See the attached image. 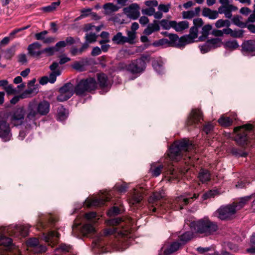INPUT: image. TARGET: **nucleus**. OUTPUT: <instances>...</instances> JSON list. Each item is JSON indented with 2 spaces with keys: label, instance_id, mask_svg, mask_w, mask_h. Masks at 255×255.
I'll use <instances>...</instances> for the list:
<instances>
[{
  "label": "nucleus",
  "instance_id": "nucleus-12",
  "mask_svg": "<svg viewBox=\"0 0 255 255\" xmlns=\"http://www.w3.org/2000/svg\"><path fill=\"white\" fill-rule=\"evenodd\" d=\"M198 30L196 27H192L190 29V33L188 35H184L180 38L179 41L184 44L192 43L198 36Z\"/></svg>",
  "mask_w": 255,
  "mask_h": 255
},
{
  "label": "nucleus",
  "instance_id": "nucleus-5",
  "mask_svg": "<svg viewBox=\"0 0 255 255\" xmlns=\"http://www.w3.org/2000/svg\"><path fill=\"white\" fill-rule=\"evenodd\" d=\"M194 148V145L189 140L184 139L175 141L170 147L168 155L173 160H178L182 156L183 152H187Z\"/></svg>",
  "mask_w": 255,
  "mask_h": 255
},
{
  "label": "nucleus",
  "instance_id": "nucleus-35",
  "mask_svg": "<svg viewBox=\"0 0 255 255\" xmlns=\"http://www.w3.org/2000/svg\"><path fill=\"white\" fill-rule=\"evenodd\" d=\"M68 115V111L64 108L63 107L60 106L58 108L57 115V119L58 120L60 121L65 120L67 118Z\"/></svg>",
  "mask_w": 255,
  "mask_h": 255
},
{
  "label": "nucleus",
  "instance_id": "nucleus-60",
  "mask_svg": "<svg viewBox=\"0 0 255 255\" xmlns=\"http://www.w3.org/2000/svg\"><path fill=\"white\" fill-rule=\"evenodd\" d=\"M55 52H56L55 46L50 47L43 49L42 50V54L44 53H47L48 54V55L51 56L54 54Z\"/></svg>",
  "mask_w": 255,
  "mask_h": 255
},
{
  "label": "nucleus",
  "instance_id": "nucleus-8",
  "mask_svg": "<svg viewBox=\"0 0 255 255\" xmlns=\"http://www.w3.org/2000/svg\"><path fill=\"white\" fill-rule=\"evenodd\" d=\"M149 61V55H142L139 58L131 61L127 65L126 70L133 74L142 73L146 68V61Z\"/></svg>",
  "mask_w": 255,
  "mask_h": 255
},
{
  "label": "nucleus",
  "instance_id": "nucleus-36",
  "mask_svg": "<svg viewBox=\"0 0 255 255\" xmlns=\"http://www.w3.org/2000/svg\"><path fill=\"white\" fill-rule=\"evenodd\" d=\"M238 10V7L233 4H229L220 6L218 8L219 13L223 14L229 11H236Z\"/></svg>",
  "mask_w": 255,
  "mask_h": 255
},
{
  "label": "nucleus",
  "instance_id": "nucleus-61",
  "mask_svg": "<svg viewBox=\"0 0 255 255\" xmlns=\"http://www.w3.org/2000/svg\"><path fill=\"white\" fill-rule=\"evenodd\" d=\"M244 31L243 30H233L232 34V37L234 38H241L243 36Z\"/></svg>",
  "mask_w": 255,
  "mask_h": 255
},
{
  "label": "nucleus",
  "instance_id": "nucleus-43",
  "mask_svg": "<svg viewBox=\"0 0 255 255\" xmlns=\"http://www.w3.org/2000/svg\"><path fill=\"white\" fill-rule=\"evenodd\" d=\"M81 232L84 235L95 232V229L93 226L91 224H86L81 227Z\"/></svg>",
  "mask_w": 255,
  "mask_h": 255
},
{
  "label": "nucleus",
  "instance_id": "nucleus-55",
  "mask_svg": "<svg viewBox=\"0 0 255 255\" xmlns=\"http://www.w3.org/2000/svg\"><path fill=\"white\" fill-rule=\"evenodd\" d=\"M164 45H170L169 40L166 38H162L153 43V45L156 47Z\"/></svg>",
  "mask_w": 255,
  "mask_h": 255
},
{
  "label": "nucleus",
  "instance_id": "nucleus-41",
  "mask_svg": "<svg viewBox=\"0 0 255 255\" xmlns=\"http://www.w3.org/2000/svg\"><path fill=\"white\" fill-rule=\"evenodd\" d=\"M98 81L101 88H104L108 86V77L106 74L104 73L98 74Z\"/></svg>",
  "mask_w": 255,
  "mask_h": 255
},
{
  "label": "nucleus",
  "instance_id": "nucleus-13",
  "mask_svg": "<svg viewBox=\"0 0 255 255\" xmlns=\"http://www.w3.org/2000/svg\"><path fill=\"white\" fill-rule=\"evenodd\" d=\"M143 199V195L138 191H135L128 199V203L130 206L138 208L141 206V202Z\"/></svg>",
  "mask_w": 255,
  "mask_h": 255
},
{
  "label": "nucleus",
  "instance_id": "nucleus-40",
  "mask_svg": "<svg viewBox=\"0 0 255 255\" xmlns=\"http://www.w3.org/2000/svg\"><path fill=\"white\" fill-rule=\"evenodd\" d=\"M36 90L37 89L35 87L32 88L28 87L27 89L25 90L21 94V98L25 99L31 97L32 94H36L37 93Z\"/></svg>",
  "mask_w": 255,
  "mask_h": 255
},
{
  "label": "nucleus",
  "instance_id": "nucleus-39",
  "mask_svg": "<svg viewBox=\"0 0 255 255\" xmlns=\"http://www.w3.org/2000/svg\"><path fill=\"white\" fill-rule=\"evenodd\" d=\"M15 52V46L13 45L6 50L2 51L1 54H3V56L5 59L10 60L14 56Z\"/></svg>",
  "mask_w": 255,
  "mask_h": 255
},
{
  "label": "nucleus",
  "instance_id": "nucleus-26",
  "mask_svg": "<svg viewBox=\"0 0 255 255\" xmlns=\"http://www.w3.org/2000/svg\"><path fill=\"white\" fill-rule=\"evenodd\" d=\"M201 11L199 6L195 8L194 10L184 11L182 12V16L185 19H191L195 16H198Z\"/></svg>",
  "mask_w": 255,
  "mask_h": 255
},
{
  "label": "nucleus",
  "instance_id": "nucleus-47",
  "mask_svg": "<svg viewBox=\"0 0 255 255\" xmlns=\"http://www.w3.org/2000/svg\"><path fill=\"white\" fill-rule=\"evenodd\" d=\"M207 41L212 49L220 47L222 43L221 39L218 38H212L208 40Z\"/></svg>",
  "mask_w": 255,
  "mask_h": 255
},
{
  "label": "nucleus",
  "instance_id": "nucleus-34",
  "mask_svg": "<svg viewBox=\"0 0 255 255\" xmlns=\"http://www.w3.org/2000/svg\"><path fill=\"white\" fill-rule=\"evenodd\" d=\"M103 8L105 10V14L108 15L113 12L117 11L119 9L118 6L113 3H107L103 5Z\"/></svg>",
  "mask_w": 255,
  "mask_h": 255
},
{
  "label": "nucleus",
  "instance_id": "nucleus-46",
  "mask_svg": "<svg viewBox=\"0 0 255 255\" xmlns=\"http://www.w3.org/2000/svg\"><path fill=\"white\" fill-rule=\"evenodd\" d=\"M159 23L163 28L165 29H169L171 27L173 28L174 20L168 21L166 19H162L159 22Z\"/></svg>",
  "mask_w": 255,
  "mask_h": 255
},
{
  "label": "nucleus",
  "instance_id": "nucleus-31",
  "mask_svg": "<svg viewBox=\"0 0 255 255\" xmlns=\"http://www.w3.org/2000/svg\"><path fill=\"white\" fill-rule=\"evenodd\" d=\"M193 237V233L191 231H187L179 236L180 242L183 246L191 240Z\"/></svg>",
  "mask_w": 255,
  "mask_h": 255
},
{
  "label": "nucleus",
  "instance_id": "nucleus-49",
  "mask_svg": "<svg viewBox=\"0 0 255 255\" xmlns=\"http://www.w3.org/2000/svg\"><path fill=\"white\" fill-rule=\"evenodd\" d=\"M128 188V184L126 183L122 184L117 183L115 186V188L121 193L126 192Z\"/></svg>",
  "mask_w": 255,
  "mask_h": 255
},
{
  "label": "nucleus",
  "instance_id": "nucleus-6",
  "mask_svg": "<svg viewBox=\"0 0 255 255\" xmlns=\"http://www.w3.org/2000/svg\"><path fill=\"white\" fill-rule=\"evenodd\" d=\"M97 87V84L94 78L89 77L80 80L74 87L75 93L78 96H84L86 93L94 91Z\"/></svg>",
  "mask_w": 255,
  "mask_h": 255
},
{
  "label": "nucleus",
  "instance_id": "nucleus-2",
  "mask_svg": "<svg viewBox=\"0 0 255 255\" xmlns=\"http://www.w3.org/2000/svg\"><path fill=\"white\" fill-rule=\"evenodd\" d=\"M28 227L23 225H15L4 228L3 231L0 230V246L3 247L4 250L10 251L14 247L10 238L4 236L3 234L7 233L9 235L18 236L20 235L25 237L28 235Z\"/></svg>",
  "mask_w": 255,
  "mask_h": 255
},
{
  "label": "nucleus",
  "instance_id": "nucleus-18",
  "mask_svg": "<svg viewBox=\"0 0 255 255\" xmlns=\"http://www.w3.org/2000/svg\"><path fill=\"white\" fill-rule=\"evenodd\" d=\"M139 6L136 3H132L128 7L125 8V10H127V11L129 13V17L133 19H136L139 16Z\"/></svg>",
  "mask_w": 255,
  "mask_h": 255
},
{
  "label": "nucleus",
  "instance_id": "nucleus-38",
  "mask_svg": "<svg viewBox=\"0 0 255 255\" xmlns=\"http://www.w3.org/2000/svg\"><path fill=\"white\" fill-rule=\"evenodd\" d=\"M212 26L210 24L204 25L202 29V35L199 36L200 41H204L208 37L209 31L212 29Z\"/></svg>",
  "mask_w": 255,
  "mask_h": 255
},
{
  "label": "nucleus",
  "instance_id": "nucleus-44",
  "mask_svg": "<svg viewBox=\"0 0 255 255\" xmlns=\"http://www.w3.org/2000/svg\"><path fill=\"white\" fill-rule=\"evenodd\" d=\"M218 122L222 126L229 127L232 125L233 121L229 117L222 116L218 120Z\"/></svg>",
  "mask_w": 255,
  "mask_h": 255
},
{
  "label": "nucleus",
  "instance_id": "nucleus-7",
  "mask_svg": "<svg viewBox=\"0 0 255 255\" xmlns=\"http://www.w3.org/2000/svg\"><path fill=\"white\" fill-rule=\"evenodd\" d=\"M234 131L237 133L235 140L242 146L247 144L250 139L249 134L254 132L253 126L251 124H246L234 128Z\"/></svg>",
  "mask_w": 255,
  "mask_h": 255
},
{
  "label": "nucleus",
  "instance_id": "nucleus-24",
  "mask_svg": "<svg viewBox=\"0 0 255 255\" xmlns=\"http://www.w3.org/2000/svg\"><path fill=\"white\" fill-rule=\"evenodd\" d=\"M74 87H74L73 85L71 83L68 82L65 84L62 87H61L59 89V91L60 93H64L67 95H70V96L72 97L75 93Z\"/></svg>",
  "mask_w": 255,
  "mask_h": 255
},
{
  "label": "nucleus",
  "instance_id": "nucleus-62",
  "mask_svg": "<svg viewBox=\"0 0 255 255\" xmlns=\"http://www.w3.org/2000/svg\"><path fill=\"white\" fill-rule=\"evenodd\" d=\"M71 97L70 95H67L64 93H60L57 97V101L59 102H64L68 100Z\"/></svg>",
  "mask_w": 255,
  "mask_h": 255
},
{
  "label": "nucleus",
  "instance_id": "nucleus-22",
  "mask_svg": "<svg viewBox=\"0 0 255 255\" xmlns=\"http://www.w3.org/2000/svg\"><path fill=\"white\" fill-rule=\"evenodd\" d=\"M198 178L202 183H207L211 179V174L207 169L202 168L199 172Z\"/></svg>",
  "mask_w": 255,
  "mask_h": 255
},
{
  "label": "nucleus",
  "instance_id": "nucleus-30",
  "mask_svg": "<svg viewBox=\"0 0 255 255\" xmlns=\"http://www.w3.org/2000/svg\"><path fill=\"white\" fill-rule=\"evenodd\" d=\"M163 65L164 63L160 58L154 60L152 62L153 68L159 74H161L163 72Z\"/></svg>",
  "mask_w": 255,
  "mask_h": 255
},
{
  "label": "nucleus",
  "instance_id": "nucleus-45",
  "mask_svg": "<svg viewBox=\"0 0 255 255\" xmlns=\"http://www.w3.org/2000/svg\"><path fill=\"white\" fill-rule=\"evenodd\" d=\"M231 25V22L229 20L220 19L218 20L215 23V26L219 28L223 27H229Z\"/></svg>",
  "mask_w": 255,
  "mask_h": 255
},
{
  "label": "nucleus",
  "instance_id": "nucleus-37",
  "mask_svg": "<svg viewBox=\"0 0 255 255\" xmlns=\"http://www.w3.org/2000/svg\"><path fill=\"white\" fill-rule=\"evenodd\" d=\"M60 1H58L56 2H53L51 3L50 5L42 7L40 9L44 12H51L56 10V8L59 6Z\"/></svg>",
  "mask_w": 255,
  "mask_h": 255
},
{
  "label": "nucleus",
  "instance_id": "nucleus-20",
  "mask_svg": "<svg viewBox=\"0 0 255 255\" xmlns=\"http://www.w3.org/2000/svg\"><path fill=\"white\" fill-rule=\"evenodd\" d=\"M109 200L107 197L102 196L98 198L90 199L87 200V206H100L105 204V203Z\"/></svg>",
  "mask_w": 255,
  "mask_h": 255
},
{
  "label": "nucleus",
  "instance_id": "nucleus-32",
  "mask_svg": "<svg viewBox=\"0 0 255 255\" xmlns=\"http://www.w3.org/2000/svg\"><path fill=\"white\" fill-rule=\"evenodd\" d=\"M189 27V22L187 21H182L177 23L174 21V23L173 25V28L176 31H181Z\"/></svg>",
  "mask_w": 255,
  "mask_h": 255
},
{
  "label": "nucleus",
  "instance_id": "nucleus-48",
  "mask_svg": "<svg viewBox=\"0 0 255 255\" xmlns=\"http://www.w3.org/2000/svg\"><path fill=\"white\" fill-rule=\"evenodd\" d=\"M128 37H126L127 43L133 44L134 39L136 38V33L134 31H128L127 32Z\"/></svg>",
  "mask_w": 255,
  "mask_h": 255
},
{
  "label": "nucleus",
  "instance_id": "nucleus-33",
  "mask_svg": "<svg viewBox=\"0 0 255 255\" xmlns=\"http://www.w3.org/2000/svg\"><path fill=\"white\" fill-rule=\"evenodd\" d=\"M126 36H123L121 32H118L112 38V41L117 44H124L127 43Z\"/></svg>",
  "mask_w": 255,
  "mask_h": 255
},
{
  "label": "nucleus",
  "instance_id": "nucleus-50",
  "mask_svg": "<svg viewBox=\"0 0 255 255\" xmlns=\"http://www.w3.org/2000/svg\"><path fill=\"white\" fill-rule=\"evenodd\" d=\"M168 37L169 38V41L170 45L175 44L177 41H178L181 44L184 45L183 43L179 41L180 38L176 34L171 33L170 35H168Z\"/></svg>",
  "mask_w": 255,
  "mask_h": 255
},
{
  "label": "nucleus",
  "instance_id": "nucleus-25",
  "mask_svg": "<svg viewBox=\"0 0 255 255\" xmlns=\"http://www.w3.org/2000/svg\"><path fill=\"white\" fill-rule=\"evenodd\" d=\"M198 197V195L194 194L193 197L190 198H185L183 196H180L176 198L175 201V203L178 204L180 207V209L183 208L182 206L187 205L189 204L191 200L193 199H197Z\"/></svg>",
  "mask_w": 255,
  "mask_h": 255
},
{
  "label": "nucleus",
  "instance_id": "nucleus-17",
  "mask_svg": "<svg viewBox=\"0 0 255 255\" xmlns=\"http://www.w3.org/2000/svg\"><path fill=\"white\" fill-rule=\"evenodd\" d=\"M59 234L55 231H50L47 234L43 233V240L50 245L56 244L59 239Z\"/></svg>",
  "mask_w": 255,
  "mask_h": 255
},
{
  "label": "nucleus",
  "instance_id": "nucleus-58",
  "mask_svg": "<svg viewBox=\"0 0 255 255\" xmlns=\"http://www.w3.org/2000/svg\"><path fill=\"white\" fill-rule=\"evenodd\" d=\"M141 12L143 14L151 16L155 13V9L153 7H149L144 9H142Z\"/></svg>",
  "mask_w": 255,
  "mask_h": 255
},
{
  "label": "nucleus",
  "instance_id": "nucleus-54",
  "mask_svg": "<svg viewBox=\"0 0 255 255\" xmlns=\"http://www.w3.org/2000/svg\"><path fill=\"white\" fill-rule=\"evenodd\" d=\"M214 127V125L212 123H208L204 126L203 131L206 134H208L211 133L213 130Z\"/></svg>",
  "mask_w": 255,
  "mask_h": 255
},
{
  "label": "nucleus",
  "instance_id": "nucleus-64",
  "mask_svg": "<svg viewBox=\"0 0 255 255\" xmlns=\"http://www.w3.org/2000/svg\"><path fill=\"white\" fill-rule=\"evenodd\" d=\"M72 67L73 69L79 71H82L84 69V65L79 62L74 63Z\"/></svg>",
  "mask_w": 255,
  "mask_h": 255
},
{
  "label": "nucleus",
  "instance_id": "nucleus-23",
  "mask_svg": "<svg viewBox=\"0 0 255 255\" xmlns=\"http://www.w3.org/2000/svg\"><path fill=\"white\" fill-rule=\"evenodd\" d=\"M218 10H212L208 7H204L202 10V15L210 19H215L219 17Z\"/></svg>",
  "mask_w": 255,
  "mask_h": 255
},
{
  "label": "nucleus",
  "instance_id": "nucleus-1",
  "mask_svg": "<svg viewBox=\"0 0 255 255\" xmlns=\"http://www.w3.org/2000/svg\"><path fill=\"white\" fill-rule=\"evenodd\" d=\"M50 111V104L45 100L29 102L26 109L16 106L8 115L10 124L14 127L23 126L26 130L32 129L37 126L41 116H46Z\"/></svg>",
  "mask_w": 255,
  "mask_h": 255
},
{
  "label": "nucleus",
  "instance_id": "nucleus-4",
  "mask_svg": "<svg viewBox=\"0 0 255 255\" xmlns=\"http://www.w3.org/2000/svg\"><path fill=\"white\" fill-rule=\"evenodd\" d=\"M163 198V191L153 193L148 199L149 210L152 212L164 213L169 208H173L171 204L162 201Z\"/></svg>",
  "mask_w": 255,
  "mask_h": 255
},
{
  "label": "nucleus",
  "instance_id": "nucleus-10",
  "mask_svg": "<svg viewBox=\"0 0 255 255\" xmlns=\"http://www.w3.org/2000/svg\"><path fill=\"white\" fill-rule=\"evenodd\" d=\"M221 220L231 219L236 213V209L232 204L221 207L217 211Z\"/></svg>",
  "mask_w": 255,
  "mask_h": 255
},
{
  "label": "nucleus",
  "instance_id": "nucleus-28",
  "mask_svg": "<svg viewBox=\"0 0 255 255\" xmlns=\"http://www.w3.org/2000/svg\"><path fill=\"white\" fill-rule=\"evenodd\" d=\"M252 196H248L240 199L238 202L233 203L232 205L235 207L236 211L241 209L251 199Z\"/></svg>",
  "mask_w": 255,
  "mask_h": 255
},
{
  "label": "nucleus",
  "instance_id": "nucleus-14",
  "mask_svg": "<svg viewBox=\"0 0 255 255\" xmlns=\"http://www.w3.org/2000/svg\"><path fill=\"white\" fill-rule=\"evenodd\" d=\"M242 51L244 55H254L255 52V40H249L245 41L242 44Z\"/></svg>",
  "mask_w": 255,
  "mask_h": 255
},
{
  "label": "nucleus",
  "instance_id": "nucleus-9",
  "mask_svg": "<svg viewBox=\"0 0 255 255\" xmlns=\"http://www.w3.org/2000/svg\"><path fill=\"white\" fill-rule=\"evenodd\" d=\"M12 137L10 125L4 120H0V138L3 141H9Z\"/></svg>",
  "mask_w": 255,
  "mask_h": 255
},
{
  "label": "nucleus",
  "instance_id": "nucleus-15",
  "mask_svg": "<svg viewBox=\"0 0 255 255\" xmlns=\"http://www.w3.org/2000/svg\"><path fill=\"white\" fill-rule=\"evenodd\" d=\"M42 45L38 42L29 44L27 47L28 53L31 56L38 57L42 54Z\"/></svg>",
  "mask_w": 255,
  "mask_h": 255
},
{
  "label": "nucleus",
  "instance_id": "nucleus-29",
  "mask_svg": "<svg viewBox=\"0 0 255 255\" xmlns=\"http://www.w3.org/2000/svg\"><path fill=\"white\" fill-rule=\"evenodd\" d=\"M163 169V165L162 164H157L155 163H152L151 165L150 171L152 175L154 177L158 176Z\"/></svg>",
  "mask_w": 255,
  "mask_h": 255
},
{
  "label": "nucleus",
  "instance_id": "nucleus-16",
  "mask_svg": "<svg viewBox=\"0 0 255 255\" xmlns=\"http://www.w3.org/2000/svg\"><path fill=\"white\" fill-rule=\"evenodd\" d=\"M58 67L59 64L56 62H53L49 66V69L51 71V72L49 74L48 79L49 82L50 83H54L56 80L57 77L60 75L61 72L58 68Z\"/></svg>",
  "mask_w": 255,
  "mask_h": 255
},
{
  "label": "nucleus",
  "instance_id": "nucleus-3",
  "mask_svg": "<svg viewBox=\"0 0 255 255\" xmlns=\"http://www.w3.org/2000/svg\"><path fill=\"white\" fill-rule=\"evenodd\" d=\"M191 227L196 234L204 237L213 235L219 229L218 224L210 220L208 217H204L193 222Z\"/></svg>",
  "mask_w": 255,
  "mask_h": 255
},
{
  "label": "nucleus",
  "instance_id": "nucleus-53",
  "mask_svg": "<svg viewBox=\"0 0 255 255\" xmlns=\"http://www.w3.org/2000/svg\"><path fill=\"white\" fill-rule=\"evenodd\" d=\"M97 36L94 33H90L86 35V42L88 43L95 42L97 39Z\"/></svg>",
  "mask_w": 255,
  "mask_h": 255
},
{
  "label": "nucleus",
  "instance_id": "nucleus-51",
  "mask_svg": "<svg viewBox=\"0 0 255 255\" xmlns=\"http://www.w3.org/2000/svg\"><path fill=\"white\" fill-rule=\"evenodd\" d=\"M232 21L233 23L236 25L241 28H245L247 26V23L242 21L240 20V17L239 16H234Z\"/></svg>",
  "mask_w": 255,
  "mask_h": 255
},
{
  "label": "nucleus",
  "instance_id": "nucleus-21",
  "mask_svg": "<svg viewBox=\"0 0 255 255\" xmlns=\"http://www.w3.org/2000/svg\"><path fill=\"white\" fill-rule=\"evenodd\" d=\"M160 30L159 22L154 20L152 23H149L147 27L144 30L143 33L147 35H150L153 32L158 31Z\"/></svg>",
  "mask_w": 255,
  "mask_h": 255
},
{
  "label": "nucleus",
  "instance_id": "nucleus-52",
  "mask_svg": "<svg viewBox=\"0 0 255 255\" xmlns=\"http://www.w3.org/2000/svg\"><path fill=\"white\" fill-rule=\"evenodd\" d=\"M231 153L234 155L239 157H245L247 155V152H244L241 149L237 148H233L231 149Z\"/></svg>",
  "mask_w": 255,
  "mask_h": 255
},
{
  "label": "nucleus",
  "instance_id": "nucleus-27",
  "mask_svg": "<svg viewBox=\"0 0 255 255\" xmlns=\"http://www.w3.org/2000/svg\"><path fill=\"white\" fill-rule=\"evenodd\" d=\"M183 245L179 242L176 241L172 243L169 247L165 249L164 253L166 255H169L179 250Z\"/></svg>",
  "mask_w": 255,
  "mask_h": 255
},
{
  "label": "nucleus",
  "instance_id": "nucleus-56",
  "mask_svg": "<svg viewBox=\"0 0 255 255\" xmlns=\"http://www.w3.org/2000/svg\"><path fill=\"white\" fill-rule=\"evenodd\" d=\"M199 47L202 53H206L212 49L208 41L202 45H199Z\"/></svg>",
  "mask_w": 255,
  "mask_h": 255
},
{
  "label": "nucleus",
  "instance_id": "nucleus-42",
  "mask_svg": "<svg viewBox=\"0 0 255 255\" xmlns=\"http://www.w3.org/2000/svg\"><path fill=\"white\" fill-rule=\"evenodd\" d=\"M224 47L227 49L234 50L239 47V45L236 40H229L224 44Z\"/></svg>",
  "mask_w": 255,
  "mask_h": 255
},
{
  "label": "nucleus",
  "instance_id": "nucleus-57",
  "mask_svg": "<svg viewBox=\"0 0 255 255\" xmlns=\"http://www.w3.org/2000/svg\"><path fill=\"white\" fill-rule=\"evenodd\" d=\"M121 211V208L118 207L114 206L111 208L108 212L109 216H115L120 213Z\"/></svg>",
  "mask_w": 255,
  "mask_h": 255
},
{
  "label": "nucleus",
  "instance_id": "nucleus-11",
  "mask_svg": "<svg viewBox=\"0 0 255 255\" xmlns=\"http://www.w3.org/2000/svg\"><path fill=\"white\" fill-rule=\"evenodd\" d=\"M203 120L202 113L200 110H193L186 122L188 127H196L197 125Z\"/></svg>",
  "mask_w": 255,
  "mask_h": 255
},
{
  "label": "nucleus",
  "instance_id": "nucleus-63",
  "mask_svg": "<svg viewBox=\"0 0 255 255\" xmlns=\"http://www.w3.org/2000/svg\"><path fill=\"white\" fill-rule=\"evenodd\" d=\"M5 91L6 92V93L8 95H11L15 93L16 90L15 89L13 88V86L12 85H7L5 88H4Z\"/></svg>",
  "mask_w": 255,
  "mask_h": 255
},
{
  "label": "nucleus",
  "instance_id": "nucleus-19",
  "mask_svg": "<svg viewBox=\"0 0 255 255\" xmlns=\"http://www.w3.org/2000/svg\"><path fill=\"white\" fill-rule=\"evenodd\" d=\"M76 42L75 40L72 37L69 36L66 38L65 40L60 41L56 43L55 48L56 52H59L66 45H71Z\"/></svg>",
  "mask_w": 255,
  "mask_h": 255
},
{
  "label": "nucleus",
  "instance_id": "nucleus-59",
  "mask_svg": "<svg viewBox=\"0 0 255 255\" xmlns=\"http://www.w3.org/2000/svg\"><path fill=\"white\" fill-rule=\"evenodd\" d=\"M46 30L42 31L39 33H36L35 34V38L37 40H43L45 39V36L47 34Z\"/></svg>",
  "mask_w": 255,
  "mask_h": 255
}]
</instances>
